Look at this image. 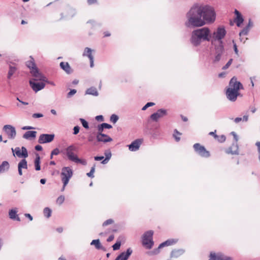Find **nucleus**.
Wrapping results in <instances>:
<instances>
[{
  "instance_id": "nucleus-1",
  "label": "nucleus",
  "mask_w": 260,
  "mask_h": 260,
  "mask_svg": "<svg viewBox=\"0 0 260 260\" xmlns=\"http://www.w3.org/2000/svg\"><path fill=\"white\" fill-rule=\"evenodd\" d=\"M216 15L213 8L206 5H194L186 14L187 27H201L206 24L213 22Z\"/></svg>"
},
{
  "instance_id": "nucleus-2",
  "label": "nucleus",
  "mask_w": 260,
  "mask_h": 260,
  "mask_svg": "<svg viewBox=\"0 0 260 260\" xmlns=\"http://www.w3.org/2000/svg\"><path fill=\"white\" fill-rule=\"evenodd\" d=\"M243 89L242 84L236 77H233L229 83V86L226 90L227 98L231 101L234 102L237 100V96L240 94L239 89Z\"/></svg>"
},
{
  "instance_id": "nucleus-3",
  "label": "nucleus",
  "mask_w": 260,
  "mask_h": 260,
  "mask_svg": "<svg viewBox=\"0 0 260 260\" xmlns=\"http://www.w3.org/2000/svg\"><path fill=\"white\" fill-rule=\"evenodd\" d=\"M210 33V31L208 27H203L193 30L190 39L191 43L197 46L201 44L202 40L209 41Z\"/></svg>"
},
{
  "instance_id": "nucleus-4",
  "label": "nucleus",
  "mask_w": 260,
  "mask_h": 260,
  "mask_svg": "<svg viewBox=\"0 0 260 260\" xmlns=\"http://www.w3.org/2000/svg\"><path fill=\"white\" fill-rule=\"evenodd\" d=\"M75 151H77V148L74 145H71L66 148V155L69 159L76 163H79L86 166L87 165L86 160L84 159L79 158L78 156L75 154L74 152Z\"/></svg>"
},
{
  "instance_id": "nucleus-5",
  "label": "nucleus",
  "mask_w": 260,
  "mask_h": 260,
  "mask_svg": "<svg viewBox=\"0 0 260 260\" xmlns=\"http://www.w3.org/2000/svg\"><path fill=\"white\" fill-rule=\"evenodd\" d=\"M73 171L70 167L62 168L60 174L61 181L63 183V187L61 191H63L64 190L65 187L68 184L70 179L73 176Z\"/></svg>"
},
{
  "instance_id": "nucleus-6",
  "label": "nucleus",
  "mask_w": 260,
  "mask_h": 260,
  "mask_svg": "<svg viewBox=\"0 0 260 260\" xmlns=\"http://www.w3.org/2000/svg\"><path fill=\"white\" fill-rule=\"evenodd\" d=\"M226 31L223 28H218L216 31L213 34L212 43L215 45L218 43L219 45H222V39L224 37Z\"/></svg>"
},
{
  "instance_id": "nucleus-7",
  "label": "nucleus",
  "mask_w": 260,
  "mask_h": 260,
  "mask_svg": "<svg viewBox=\"0 0 260 260\" xmlns=\"http://www.w3.org/2000/svg\"><path fill=\"white\" fill-rule=\"evenodd\" d=\"M27 66L31 69V70L30 71L32 75L36 78L34 80H39L45 81V77L43 76L38 71L37 68H36V64L35 63L34 60L33 58H31V59L27 62Z\"/></svg>"
},
{
  "instance_id": "nucleus-8",
  "label": "nucleus",
  "mask_w": 260,
  "mask_h": 260,
  "mask_svg": "<svg viewBox=\"0 0 260 260\" xmlns=\"http://www.w3.org/2000/svg\"><path fill=\"white\" fill-rule=\"evenodd\" d=\"M153 234L152 231H149L146 232L143 236L142 244L147 249H151L153 245Z\"/></svg>"
},
{
  "instance_id": "nucleus-9",
  "label": "nucleus",
  "mask_w": 260,
  "mask_h": 260,
  "mask_svg": "<svg viewBox=\"0 0 260 260\" xmlns=\"http://www.w3.org/2000/svg\"><path fill=\"white\" fill-rule=\"evenodd\" d=\"M195 152L202 157L208 158L210 156V152L207 150L204 146L200 143H195L193 145Z\"/></svg>"
},
{
  "instance_id": "nucleus-10",
  "label": "nucleus",
  "mask_w": 260,
  "mask_h": 260,
  "mask_svg": "<svg viewBox=\"0 0 260 260\" xmlns=\"http://www.w3.org/2000/svg\"><path fill=\"white\" fill-rule=\"evenodd\" d=\"M12 150L13 152V155H15L18 157L26 158L28 156V153L26 149L24 147H22L21 148L19 147H16L15 149L12 148Z\"/></svg>"
},
{
  "instance_id": "nucleus-11",
  "label": "nucleus",
  "mask_w": 260,
  "mask_h": 260,
  "mask_svg": "<svg viewBox=\"0 0 260 260\" xmlns=\"http://www.w3.org/2000/svg\"><path fill=\"white\" fill-rule=\"evenodd\" d=\"M54 138V134H42L40 136L38 142L44 144L52 142Z\"/></svg>"
},
{
  "instance_id": "nucleus-12",
  "label": "nucleus",
  "mask_w": 260,
  "mask_h": 260,
  "mask_svg": "<svg viewBox=\"0 0 260 260\" xmlns=\"http://www.w3.org/2000/svg\"><path fill=\"white\" fill-rule=\"evenodd\" d=\"M209 257V260H232L231 257L225 256L221 253L211 252Z\"/></svg>"
},
{
  "instance_id": "nucleus-13",
  "label": "nucleus",
  "mask_w": 260,
  "mask_h": 260,
  "mask_svg": "<svg viewBox=\"0 0 260 260\" xmlns=\"http://www.w3.org/2000/svg\"><path fill=\"white\" fill-rule=\"evenodd\" d=\"M4 129L8 136L9 138L13 139L15 138L16 133L14 127L10 125H6L4 126Z\"/></svg>"
},
{
  "instance_id": "nucleus-14",
  "label": "nucleus",
  "mask_w": 260,
  "mask_h": 260,
  "mask_svg": "<svg viewBox=\"0 0 260 260\" xmlns=\"http://www.w3.org/2000/svg\"><path fill=\"white\" fill-rule=\"evenodd\" d=\"M143 142V139H138L135 140L128 145L129 150L131 151H136L138 150Z\"/></svg>"
},
{
  "instance_id": "nucleus-15",
  "label": "nucleus",
  "mask_w": 260,
  "mask_h": 260,
  "mask_svg": "<svg viewBox=\"0 0 260 260\" xmlns=\"http://www.w3.org/2000/svg\"><path fill=\"white\" fill-rule=\"evenodd\" d=\"M167 114V111L166 110L159 109L156 112L152 114L150 116V118L155 121H157L159 118L164 117Z\"/></svg>"
},
{
  "instance_id": "nucleus-16",
  "label": "nucleus",
  "mask_w": 260,
  "mask_h": 260,
  "mask_svg": "<svg viewBox=\"0 0 260 260\" xmlns=\"http://www.w3.org/2000/svg\"><path fill=\"white\" fill-rule=\"evenodd\" d=\"M96 139L98 142L107 143L111 142L112 139L107 135L103 134V132L98 131L96 135Z\"/></svg>"
},
{
  "instance_id": "nucleus-17",
  "label": "nucleus",
  "mask_w": 260,
  "mask_h": 260,
  "mask_svg": "<svg viewBox=\"0 0 260 260\" xmlns=\"http://www.w3.org/2000/svg\"><path fill=\"white\" fill-rule=\"evenodd\" d=\"M33 80H35L33 79L29 80V84L31 88L35 92H38L45 87V84L43 82L36 83L34 82Z\"/></svg>"
},
{
  "instance_id": "nucleus-18",
  "label": "nucleus",
  "mask_w": 260,
  "mask_h": 260,
  "mask_svg": "<svg viewBox=\"0 0 260 260\" xmlns=\"http://www.w3.org/2000/svg\"><path fill=\"white\" fill-rule=\"evenodd\" d=\"M225 152L227 154H231L233 155H237L238 152V146L237 144H233L230 147L226 150Z\"/></svg>"
},
{
  "instance_id": "nucleus-19",
  "label": "nucleus",
  "mask_w": 260,
  "mask_h": 260,
  "mask_svg": "<svg viewBox=\"0 0 260 260\" xmlns=\"http://www.w3.org/2000/svg\"><path fill=\"white\" fill-rule=\"evenodd\" d=\"M83 56H87L90 59V67H93V57L92 55V50L89 48H85L83 52Z\"/></svg>"
},
{
  "instance_id": "nucleus-20",
  "label": "nucleus",
  "mask_w": 260,
  "mask_h": 260,
  "mask_svg": "<svg viewBox=\"0 0 260 260\" xmlns=\"http://www.w3.org/2000/svg\"><path fill=\"white\" fill-rule=\"evenodd\" d=\"M132 253V250L131 248H128L127 249L126 252H122L118 255L115 260H127Z\"/></svg>"
},
{
  "instance_id": "nucleus-21",
  "label": "nucleus",
  "mask_w": 260,
  "mask_h": 260,
  "mask_svg": "<svg viewBox=\"0 0 260 260\" xmlns=\"http://www.w3.org/2000/svg\"><path fill=\"white\" fill-rule=\"evenodd\" d=\"M18 168L19 174L20 176L22 175V169H27V161L25 159H23L21 160V161L18 164Z\"/></svg>"
},
{
  "instance_id": "nucleus-22",
  "label": "nucleus",
  "mask_w": 260,
  "mask_h": 260,
  "mask_svg": "<svg viewBox=\"0 0 260 260\" xmlns=\"http://www.w3.org/2000/svg\"><path fill=\"white\" fill-rule=\"evenodd\" d=\"M60 67L68 74H71L73 71L69 63L67 62H61L60 63Z\"/></svg>"
},
{
  "instance_id": "nucleus-23",
  "label": "nucleus",
  "mask_w": 260,
  "mask_h": 260,
  "mask_svg": "<svg viewBox=\"0 0 260 260\" xmlns=\"http://www.w3.org/2000/svg\"><path fill=\"white\" fill-rule=\"evenodd\" d=\"M235 13L236 15V18L235 19V21L238 26H240V25L243 22V18L241 16V13L237 10H235Z\"/></svg>"
},
{
  "instance_id": "nucleus-24",
  "label": "nucleus",
  "mask_w": 260,
  "mask_h": 260,
  "mask_svg": "<svg viewBox=\"0 0 260 260\" xmlns=\"http://www.w3.org/2000/svg\"><path fill=\"white\" fill-rule=\"evenodd\" d=\"M223 50V45H218V47L216 48V53H217V55L215 57L214 61H218L220 59V56L221 53H222Z\"/></svg>"
},
{
  "instance_id": "nucleus-25",
  "label": "nucleus",
  "mask_w": 260,
  "mask_h": 260,
  "mask_svg": "<svg viewBox=\"0 0 260 260\" xmlns=\"http://www.w3.org/2000/svg\"><path fill=\"white\" fill-rule=\"evenodd\" d=\"M17 211L16 209H11L9 211V217L13 220H16L18 221H20V218L17 214Z\"/></svg>"
},
{
  "instance_id": "nucleus-26",
  "label": "nucleus",
  "mask_w": 260,
  "mask_h": 260,
  "mask_svg": "<svg viewBox=\"0 0 260 260\" xmlns=\"http://www.w3.org/2000/svg\"><path fill=\"white\" fill-rule=\"evenodd\" d=\"M37 132L27 131L23 136V138L25 139H34L36 138Z\"/></svg>"
},
{
  "instance_id": "nucleus-27",
  "label": "nucleus",
  "mask_w": 260,
  "mask_h": 260,
  "mask_svg": "<svg viewBox=\"0 0 260 260\" xmlns=\"http://www.w3.org/2000/svg\"><path fill=\"white\" fill-rule=\"evenodd\" d=\"M184 253V250L182 249L174 250L171 253V258H177L182 255Z\"/></svg>"
},
{
  "instance_id": "nucleus-28",
  "label": "nucleus",
  "mask_w": 260,
  "mask_h": 260,
  "mask_svg": "<svg viewBox=\"0 0 260 260\" xmlns=\"http://www.w3.org/2000/svg\"><path fill=\"white\" fill-rule=\"evenodd\" d=\"M104 154L105 155V158L102 161L103 164H107L111 157L112 154L110 150H107L105 151Z\"/></svg>"
},
{
  "instance_id": "nucleus-29",
  "label": "nucleus",
  "mask_w": 260,
  "mask_h": 260,
  "mask_svg": "<svg viewBox=\"0 0 260 260\" xmlns=\"http://www.w3.org/2000/svg\"><path fill=\"white\" fill-rule=\"evenodd\" d=\"M176 242H177V241L175 240H174V239L167 240L166 241L161 243L159 245L158 248L159 249V248H161L166 246H169V245H173V244H175Z\"/></svg>"
},
{
  "instance_id": "nucleus-30",
  "label": "nucleus",
  "mask_w": 260,
  "mask_h": 260,
  "mask_svg": "<svg viewBox=\"0 0 260 260\" xmlns=\"http://www.w3.org/2000/svg\"><path fill=\"white\" fill-rule=\"evenodd\" d=\"M9 164L7 161H4L0 165V173L4 172L9 169Z\"/></svg>"
},
{
  "instance_id": "nucleus-31",
  "label": "nucleus",
  "mask_w": 260,
  "mask_h": 260,
  "mask_svg": "<svg viewBox=\"0 0 260 260\" xmlns=\"http://www.w3.org/2000/svg\"><path fill=\"white\" fill-rule=\"evenodd\" d=\"M112 128V126L108 123H103L100 125H99L98 126V130L100 132H103L104 128H108L110 129Z\"/></svg>"
},
{
  "instance_id": "nucleus-32",
  "label": "nucleus",
  "mask_w": 260,
  "mask_h": 260,
  "mask_svg": "<svg viewBox=\"0 0 260 260\" xmlns=\"http://www.w3.org/2000/svg\"><path fill=\"white\" fill-rule=\"evenodd\" d=\"M90 244L91 245H94L97 249H102L103 248L99 239L92 240Z\"/></svg>"
},
{
  "instance_id": "nucleus-33",
  "label": "nucleus",
  "mask_w": 260,
  "mask_h": 260,
  "mask_svg": "<svg viewBox=\"0 0 260 260\" xmlns=\"http://www.w3.org/2000/svg\"><path fill=\"white\" fill-rule=\"evenodd\" d=\"M16 70L17 68L16 67L10 65L9 66V70L8 74V78L10 79Z\"/></svg>"
},
{
  "instance_id": "nucleus-34",
  "label": "nucleus",
  "mask_w": 260,
  "mask_h": 260,
  "mask_svg": "<svg viewBox=\"0 0 260 260\" xmlns=\"http://www.w3.org/2000/svg\"><path fill=\"white\" fill-rule=\"evenodd\" d=\"M40 157L39 155H37L35 160V169L37 171H39L41 169L40 167Z\"/></svg>"
},
{
  "instance_id": "nucleus-35",
  "label": "nucleus",
  "mask_w": 260,
  "mask_h": 260,
  "mask_svg": "<svg viewBox=\"0 0 260 260\" xmlns=\"http://www.w3.org/2000/svg\"><path fill=\"white\" fill-rule=\"evenodd\" d=\"M86 93L88 94H91L93 95H98V93L96 89V88L93 87H91L88 88L86 91Z\"/></svg>"
},
{
  "instance_id": "nucleus-36",
  "label": "nucleus",
  "mask_w": 260,
  "mask_h": 260,
  "mask_svg": "<svg viewBox=\"0 0 260 260\" xmlns=\"http://www.w3.org/2000/svg\"><path fill=\"white\" fill-rule=\"evenodd\" d=\"M215 139L220 143H223L225 141L226 137L224 135L215 136Z\"/></svg>"
},
{
  "instance_id": "nucleus-37",
  "label": "nucleus",
  "mask_w": 260,
  "mask_h": 260,
  "mask_svg": "<svg viewBox=\"0 0 260 260\" xmlns=\"http://www.w3.org/2000/svg\"><path fill=\"white\" fill-rule=\"evenodd\" d=\"M182 134L179 132L177 129H175L174 132L173 137L177 142H179L180 140V136Z\"/></svg>"
},
{
  "instance_id": "nucleus-38",
  "label": "nucleus",
  "mask_w": 260,
  "mask_h": 260,
  "mask_svg": "<svg viewBox=\"0 0 260 260\" xmlns=\"http://www.w3.org/2000/svg\"><path fill=\"white\" fill-rule=\"evenodd\" d=\"M51 212V210L48 207L45 208L43 210L44 215L47 218H49V217H50Z\"/></svg>"
},
{
  "instance_id": "nucleus-39",
  "label": "nucleus",
  "mask_w": 260,
  "mask_h": 260,
  "mask_svg": "<svg viewBox=\"0 0 260 260\" xmlns=\"http://www.w3.org/2000/svg\"><path fill=\"white\" fill-rule=\"evenodd\" d=\"M64 201V197L63 196H60L56 200V203L59 205L62 204Z\"/></svg>"
},
{
  "instance_id": "nucleus-40",
  "label": "nucleus",
  "mask_w": 260,
  "mask_h": 260,
  "mask_svg": "<svg viewBox=\"0 0 260 260\" xmlns=\"http://www.w3.org/2000/svg\"><path fill=\"white\" fill-rule=\"evenodd\" d=\"M80 121H81L83 126L86 129L89 128L88 123L84 119L80 118Z\"/></svg>"
},
{
  "instance_id": "nucleus-41",
  "label": "nucleus",
  "mask_w": 260,
  "mask_h": 260,
  "mask_svg": "<svg viewBox=\"0 0 260 260\" xmlns=\"http://www.w3.org/2000/svg\"><path fill=\"white\" fill-rule=\"evenodd\" d=\"M94 172H95V165L91 168L90 171L89 173H87V175L89 177L93 178L94 177L93 174H94Z\"/></svg>"
},
{
  "instance_id": "nucleus-42",
  "label": "nucleus",
  "mask_w": 260,
  "mask_h": 260,
  "mask_svg": "<svg viewBox=\"0 0 260 260\" xmlns=\"http://www.w3.org/2000/svg\"><path fill=\"white\" fill-rule=\"evenodd\" d=\"M121 245L120 241H117L115 244H114L113 246V249L114 250H118L120 248Z\"/></svg>"
},
{
  "instance_id": "nucleus-43",
  "label": "nucleus",
  "mask_w": 260,
  "mask_h": 260,
  "mask_svg": "<svg viewBox=\"0 0 260 260\" xmlns=\"http://www.w3.org/2000/svg\"><path fill=\"white\" fill-rule=\"evenodd\" d=\"M118 119V117L115 114H112L110 117V121L114 123H115Z\"/></svg>"
},
{
  "instance_id": "nucleus-44",
  "label": "nucleus",
  "mask_w": 260,
  "mask_h": 260,
  "mask_svg": "<svg viewBox=\"0 0 260 260\" xmlns=\"http://www.w3.org/2000/svg\"><path fill=\"white\" fill-rule=\"evenodd\" d=\"M114 223V220L112 219H109L107 220H106L103 223V226H105L109 224H111Z\"/></svg>"
},
{
  "instance_id": "nucleus-45",
  "label": "nucleus",
  "mask_w": 260,
  "mask_h": 260,
  "mask_svg": "<svg viewBox=\"0 0 260 260\" xmlns=\"http://www.w3.org/2000/svg\"><path fill=\"white\" fill-rule=\"evenodd\" d=\"M233 62V59H230L229 61L226 63V64L222 67L223 70L227 69L232 64Z\"/></svg>"
},
{
  "instance_id": "nucleus-46",
  "label": "nucleus",
  "mask_w": 260,
  "mask_h": 260,
  "mask_svg": "<svg viewBox=\"0 0 260 260\" xmlns=\"http://www.w3.org/2000/svg\"><path fill=\"white\" fill-rule=\"evenodd\" d=\"M59 153V150L58 148H55L51 152L52 155H57Z\"/></svg>"
},
{
  "instance_id": "nucleus-47",
  "label": "nucleus",
  "mask_w": 260,
  "mask_h": 260,
  "mask_svg": "<svg viewBox=\"0 0 260 260\" xmlns=\"http://www.w3.org/2000/svg\"><path fill=\"white\" fill-rule=\"evenodd\" d=\"M43 115L41 113H34L32 114V117L34 118L42 117Z\"/></svg>"
},
{
  "instance_id": "nucleus-48",
  "label": "nucleus",
  "mask_w": 260,
  "mask_h": 260,
  "mask_svg": "<svg viewBox=\"0 0 260 260\" xmlns=\"http://www.w3.org/2000/svg\"><path fill=\"white\" fill-rule=\"evenodd\" d=\"M73 130H74V133H73V134H74V135H77V134H78V133H79V132L80 127H79V126H75V127H74Z\"/></svg>"
},
{
  "instance_id": "nucleus-49",
  "label": "nucleus",
  "mask_w": 260,
  "mask_h": 260,
  "mask_svg": "<svg viewBox=\"0 0 260 260\" xmlns=\"http://www.w3.org/2000/svg\"><path fill=\"white\" fill-rule=\"evenodd\" d=\"M77 91L76 89H72L68 93V96L69 97L71 96L73 94H75L76 93Z\"/></svg>"
},
{
  "instance_id": "nucleus-50",
  "label": "nucleus",
  "mask_w": 260,
  "mask_h": 260,
  "mask_svg": "<svg viewBox=\"0 0 260 260\" xmlns=\"http://www.w3.org/2000/svg\"><path fill=\"white\" fill-rule=\"evenodd\" d=\"M88 5H91L97 3V0H87Z\"/></svg>"
},
{
  "instance_id": "nucleus-51",
  "label": "nucleus",
  "mask_w": 260,
  "mask_h": 260,
  "mask_svg": "<svg viewBox=\"0 0 260 260\" xmlns=\"http://www.w3.org/2000/svg\"><path fill=\"white\" fill-rule=\"evenodd\" d=\"M104 157L103 156H95L94 157V159L96 161H99V160H104Z\"/></svg>"
},
{
  "instance_id": "nucleus-52",
  "label": "nucleus",
  "mask_w": 260,
  "mask_h": 260,
  "mask_svg": "<svg viewBox=\"0 0 260 260\" xmlns=\"http://www.w3.org/2000/svg\"><path fill=\"white\" fill-rule=\"evenodd\" d=\"M24 216L26 217H27L30 221L32 220L33 219V218L31 216V215L29 214V213H25L24 214Z\"/></svg>"
},
{
  "instance_id": "nucleus-53",
  "label": "nucleus",
  "mask_w": 260,
  "mask_h": 260,
  "mask_svg": "<svg viewBox=\"0 0 260 260\" xmlns=\"http://www.w3.org/2000/svg\"><path fill=\"white\" fill-rule=\"evenodd\" d=\"M42 149V147L41 145H38L35 146V149L37 151H41Z\"/></svg>"
},
{
  "instance_id": "nucleus-54",
  "label": "nucleus",
  "mask_w": 260,
  "mask_h": 260,
  "mask_svg": "<svg viewBox=\"0 0 260 260\" xmlns=\"http://www.w3.org/2000/svg\"><path fill=\"white\" fill-rule=\"evenodd\" d=\"M114 239V235H111L109 237V238L107 239V242H111Z\"/></svg>"
},
{
  "instance_id": "nucleus-55",
  "label": "nucleus",
  "mask_w": 260,
  "mask_h": 260,
  "mask_svg": "<svg viewBox=\"0 0 260 260\" xmlns=\"http://www.w3.org/2000/svg\"><path fill=\"white\" fill-rule=\"evenodd\" d=\"M95 118L97 120H100V121L104 120L103 117L102 115L97 116Z\"/></svg>"
},
{
  "instance_id": "nucleus-56",
  "label": "nucleus",
  "mask_w": 260,
  "mask_h": 260,
  "mask_svg": "<svg viewBox=\"0 0 260 260\" xmlns=\"http://www.w3.org/2000/svg\"><path fill=\"white\" fill-rule=\"evenodd\" d=\"M155 105V103H152V102H149V103H147L145 105L148 108L150 106H153Z\"/></svg>"
},
{
  "instance_id": "nucleus-57",
  "label": "nucleus",
  "mask_w": 260,
  "mask_h": 260,
  "mask_svg": "<svg viewBox=\"0 0 260 260\" xmlns=\"http://www.w3.org/2000/svg\"><path fill=\"white\" fill-rule=\"evenodd\" d=\"M216 130H215L214 132H211L209 133V135L212 136L215 138V136H217L216 134Z\"/></svg>"
},
{
  "instance_id": "nucleus-58",
  "label": "nucleus",
  "mask_w": 260,
  "mask_h": 260,
  "mask_svg": "<svg viewBox=\"0 0 260 260\" xmlns=\"http://www.w3.org/2000/svg\"><path fill=\"white\" fill-rule=\"evenodd\" d=\"M255 145L257 147L258 152L260 153V142H257Z\"/></svg>"
},
{
  "instance_id": "nucleus-59",
  "label": "nucleus",
  "mask_w": 260,
  "mask_h": 260,
  "mask_svg": "<svg viewBox=\"0 0 260 260\" xmlns=\"http://www.w3.org/2000/svg\"><path fill=\"white\" fill-rule=\"evenodd\" d=\"M111 36V34L108 31H105L104 32V37H109Z\"/></svg>"
},
{
  "instance_id": "nucleus-60",
  "label": "nucleus",
  "mask_w": 260,
  "mask_h": 260,
  "mask_svg": "<svg viewBox=\"0 0 260 260\" xmlns=\"http://www.w3.org/2000/svg\"><path fill=\"white\" fill-rule=\"evenodd\" d=\"M241 120H242V118L237 117V118H235V122H236V123H238L240 121H241Z\"/></svg>"
},
{
  "instance_id": "nucleus-61",
  "label": "nucleus",
  "mask_w": 260,
  "mask_h": 260,
  "mask_svg": "<svg viewBox=\"0 0 260 260\" xmlns=\"http://www.w3.org/2000/svg\"><path fill=\"white\" fill-rule=\"evenodd\" d=\"M234 137V138L236 140V141L237 142L238 141V137H237V136L236 135V134H235V132H232L231 133Z\"/></svg>"
},
{
  "instance_id": "nucleus-62",
  "label": "nucleus",
  "mask_w": 260,
  "mask_h": 260,
  "mask_svg": "<svg viewBox=\"0 0 260 260\" xmlns=\"http://www.w3.org/2000/svg\"><path fill=\"white\" fill-rule=\"evenodd\" d=\"M32 128H33V127H32L31 126H24L22 128L23 129H32Z\"/></svg>"
},
{
  "instance_id": "nucleus-63",
  "label": "nucleus",
  "mask_w": 260,
  "mask_h": 260,
  "mask_svg": "<svg viewBox=\"0 0 260 260\" xmlns=\"http://www.w3.org/2000/svg\"><path fill=\"white\" fill-rule=\"evenodd\" d=\"M248 119V115H245L243 116V120L245 121H247Z\"/></svg>"
},
{
  "instance_id": "nucleus-64",
  "label": "nucleus",
  "mask_w": 260,
  "mask_h": 260,
  "mask_svg": "<svg viewBox=\"0 0 260 260\" xmlns=\"http://www.w3.org/2000/svg\"><path fill=\"white\" fill-rule=\"evenodd\" d=\"M181 118H182V119L183 120V121H187L188 120V119L186 117H185L184 116H182L181 115Z\"/></svg>"
}]
</instances>
